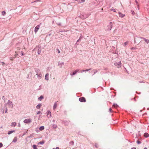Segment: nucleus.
I'll return each instance as SVG.
<instances>
[{
	"label": "nucleus",
	"instance_id": "f257e3e1",
	"mask_svg": "<svg viewBox=\"0 0 149 149\" xmlns=\"http://www.w3.org/2000/svg\"><path fill=\"white\" fill-rule=\"evenodd\" d=\"M36 72L37 73L36 75L40 78V79H41L42 76V74L41 72H40V70L38 69L37 70Z\"/></svg>",
	"mask_w": 149,
	"mask_h": 149
},
{
	"label": "nucleus",
	"instance_id": "f03ea898",
	"mask_svg": "<svg viewBox=\"0 0 149 149\" xmlns=\"http://www.w3.org/2000/svg\"><path fill=\"white\" fill-rule=\"evenodd\" d=\"M143 39L145 42L147 43L148 44L149 43V40L148 39H146L144 38H141V37H138L137 38V39L138 40H140V39Z\"/></svg>",
	"mask_w": 149,
	"mask_h": 149
},
{
	"label": "nucleus",
	"instance_id": "7ed1b4c3",
	"mask_svg": "<svg viewBox=\"0 0 149 149\" xmlns=\"http://www.w3.org/2000/svg\"><path fill=\"white\" fill-rule=\"evenodd\" d=\"M79 100L82 102H86V100L85 98L83 97H81L79 98Z\"/></svg>",
	"mask_w": 149,
	"mask_h": 149
},
{
	"label": "nucleus",
	"instance_id": "20e7f679",
	"mask_svg": "<svg viewBox=\"0 0 149 149\" xmlns=\"http://www.w3.org/2000/svg\"><path fill=\"white\" fill-rule=\"evenodd\" d=\"M31 120L30 119H26L24 120V122L26 123H31Z\"/></svg>",
	"mask_w": 149,
	"mask_h": 149
},
{
	"label": "nucleus",
	"instance_id": "39448f33",
	"mask_svg": "<svg viewBox=\"0 0 149 149\" xmlns=\"http://www.w3.org/2000/svg\"><path fill=\"white\" fill-rule=\"evenodd\" d=\"M40 27V25H38L35 27L34 31L36 33L38 31V30L39 29Z\"/></svg>",
	"mask_w": 149,
	"mask_h": 149
},
{
	"label": "nucleus",
	"instance_id": "423d86ee",
	"mask_svg": "<svg viewBox=\"0 0 149 149\" xmlns=\"http://www.w3.org/2000/svg\"><path fill=\"white\" fill-rule=\"evenodd\" d=\"M121 62L120 61L118 63H116L115 65L117 66L118 68H119L121 67Z\"/></svg>",
	"mask_w": 149,
	"mask_h": 149
},
{
	"label": "nucleus",
	"instance_id": "0eeeda50",
	"mask_svg": "<svg viewBox=\"0 0 149 149\" xmlns=\"http://www.w3.org/2000/svg\"><path fill=\"white\" fill-rule=\"evenodd\" d=\"M47 116L48 117H51V113L49 111H48L47 112Z\"/></svg>",
	"mask_w": 149,
	"mask_h": 149
},
{
	"label": "nucleus",
	"instance_id": "6e6552de",
	"mask_svg": "<svg viewBox=\"0 0 149 149\" xmlns=\"http://www.w3.org/2000/svg\"><path fill=\"white\" fill-rule=\"evenodd\" d=\"M118 13L119 17H123L125 16V15L123 14L120 12H118Z\"/></svg>",
	"mask_w": 149,
	"mask_h": 149
},
{
	"label": "nucleus",
	"instance_id": "1a4fd4ad",
	"mask_svg": "<svg viewBox=\"0 0 149 149\" xmlns=\"http://www.w3.org/2000/svg\"><path fill=\"white\" fill-rule=\"evenodd\" d=\"M79 70L78 69H77L73 72L72 74H70L72 76L74 75L77 72H78Z\"/></svg>",
	"mask_w": 149,
	"mask_h": 149
},
{
	"label": "nucleus",
	"instance_id": "9d476101",
	"mask_svg": "<svg viewBox=\"0 0 149 149\" xmlns=\"http://www.w3.org/2000/svg\"><path fill=\"white\" fill-rule=\"evenodd\" d=\"M49 74L48 73H47L46 74L45 77V79L47 80H48L49 79Z\"/></svg>",
	"mask_w": 149,
	"mask_h": 149
},
{
	"label": "nucleus",
	"instance_id": "9b49d317",
	"mask_svg": "<svg viewBox=\"0 0 149 149\" xmlns=\"http://www.w3.org/2000/svg\"><path fill=\"white\" fill-rule=\"evenodd\" d=\"M17 124V123L15 122H13L11 123L10 126L11 127H15Z\"/></svg>",
	"mask_w": 149,
	"mask_h": 149
},
{
	"label": "nucleus",
	"instance_id": "f8f14e48",
	"mask_svg": "<svg viewBox=\"0 0 149 149\" xmlns=\"http://www.w3.org/2000/svg\"><path fill=\"white\" fill-rule=\"evenodd\" d=\"M77 1L79 3L84 2L85 1V0H77Z\"/></svg>",
	"mask_w": 149,
	"mask_h": 149
},
{
	"label": "nucleus",
	"instance_id": "ddd939ff",
	"mask_svg": "<svg viewBox=\"0 0 149 149\" xmlns=\"http://www.w3.org/2000/svg\"><path fill=\"white\" fill-rule=\"evenodd\" d=\"M57 102H55L54 105V106H53V109H55L56 108V107H57Z\"/></svg>",
	"mask_w": 149,
	"mask_h": 149
},
{
	"label": "nucleus",
	"instance_id": "4468645a",
	"mask_svg": "<svg viewBox=\"0 0 149 149\" xmlns=\"http://www.w3.org/2000/svg\"><path fill=\"white\" fill-rule=\"evenodd\" d=\"M15 132V130L10 131L8 132V134H10L11 133H13Z\"/></svg>",
	"mask_w": 149,
	"mask_h": 149
},
{
	"label": "nucleus",
	"instance_id": "2eb2a0df",
	"mask_svg": "<svg viewBox=\"0 0 149 149\" xmlns=\"http://www.w3.org/2000/svg\"><path fill=\"white\" fill-rule=\"evenodd\" d=\"M17 141V138L16 137H15L13 140V142L14 143L16 142Z\"/></svg>",
	"mask_w": 149,
	"mask_h": 149
},
{
	"label": "nucleus",
	"instance_id": "dca6fc26",
	"mask_svg": "<svg viewBox=\"0 0 149 149\" xmlns=\"http://www.w3.org/2000/svg\"><path fill=\"white\" fill-rule=\"evenodd\" d=\"M144 136L146 137H147L149 136V134L148 133H145L144 134Z\"/></svg>",
	"mask_w": 149,
	"mask_h": 149
},
{
	"label": "nucleus",
	"instance_id": "f3484780",
	"mask_svg": "<svg viewBox=\"0 0 149 149\" xmlns=\"http://www.w3.org/2000/svg\"><path fill=\"white\" fill-rule=\"evenodd\" d=\"M44 129V127L43 126L40 127L39 128V130L40 131H42Z\"/></svg>",
	"mask_w": 149,
	"mask_h": 149
},
{
	"label": "nucleus",
	"instance_id": "a211bd4d",
	"mask_svg": "<svg viewBox=\"0 0 149 149\" xmlns=\"http://www.w3.org/2000/svg\"><path fill=\"white\" fill-rule=\"evenodd\" d=\"M118 107V106L116 104H114L113 105V107H114V108H117Z\"/></svg>",
	"mask_w": 149,
	"mask_h": 149
},
{
	"label": "nucleus",
	"instance_id": "6ab92c4d",
	"mask_svg": "<svg viewBox=\"0 0 149 149\" xmlns=\"http://www.w3.org/2000/svg\"><path fill=\"white\" fill-rule=\"evenodd\" d=\"M41 106V104H38L36 106V108L38 109H39Z\"/></svg>",
	"mask_w": 149,
	"mask_h": 149
},
{
	"label": "nucleus",
	"instance_id": "aec40b11",
	"mask_svg": "<svg viewBox=\"0 0 149 149\" xmlns=\"http://www.w3.org/2000/svg\"><path fill=\"white\" fill-rule=\"evenodd\" d=\"M43 97L41 95L38 98V99L40 100L41 101V100L43 99Z\"/></svg>",
	"mask_w": 149,
	"mask_h": 149
},
{
	"label": "nucleus",
	"instance_id": "412c9836",
	"mask_svg": "<svg viewBox=\"0 0 149 149\" xmlns=\"http://www.w3.org/2000/svg\"><path fill=\"white\" fill-rule=\"evenodd\" d=\"M44 143V141H42L38 143V144H43Z\"/></svg>",
	"mask_w": 149,
	"mask_h": 149
},
{
	"label": "nucleus",
	"instance_id": "4be33fe9",
	"mask_svg": "<svg viewBox=\"0 0 149 149\" xmlns=\"http://www.w3.org/2000/svg\"><path fill=\"white\" fill-rule=\"evenodd\" d=\"M33 149H38L36 147V145H33Z\"/></svg>",
	"mask_w": 149,
	"mask_h": 149
},
{
	"label": "nucleus",
	"instance_id": "5701e85b",
	"mask_svg": "<svg viewBox=\"0 0 149 149\" xmlns=\"http://www.w3.org/2000/svg\"><path fill=\"white\" fill-rule=\"evenodd\" d=\"M2 14L3 15H5L6 13L5 11H3L2 12Z\"/></svg>",
	"mask_w": 149,
	"mask_h": 149
},
{
	"label": "nucleus",
	"instance_id": "b1692460",
	"mask_svg": "<svg viewBox=\"0 0 149 149\" xmlns=\"http://www.w3.org/2000/svg\"><path fill=\"white\" fill-rule=\"evenodd\" d=\"M111 11H113L114 12H116V9H115L111 8L110 9Z\"/></svg>",
	"mask_w": 149,
	"mask_h": 149
},
{
	"label": "nucleus",
	"instance_id": "393cba45",
	"mask_svg": "<svg viewBox=\"0 0 149 149\" xmlns=\"http://www.w3.org/2000/svg\"><path fill=\"white\" fill-rule=\"evenodd\" d=\"M129 42H124V46L127 45L128 44Z\"/></svg>",
	"mask_w": 149,
	"mask_h": 149
},
{
	"label": "nucleus",
	"instance_id": "a878e982",
	"mask_svg": "<svg viewBox=\"0 0 149 149\" xmlns=\"http://www.w3.org/2000/svg\"><path fill=\"white\" fill-rule=\"evenodd\" d=\"M93 71H94V74H95L97 72V71L95 70H93Z\"/></svg>",
	"mask_w": 149,
	"mask_h": 149
},
{
	"label": "nucleus",
	"instance_id": "bb28decb",
	"mask_svg": "<svg viewBox=\"0 0 149 149\" xmlns=\"http://www.w3.org/2000/svg\"><path fill=\"white\" fill-rule=\"evenodd\" d=\"M91 70V68H90V69H86V70H85V71H88L89 70Z\"/></svg>",
	"mask_w": 149,
	"mask_h": 149
},
{
	"label": "nucleus",
	"instance_id": "cd10ccee",
	"mask_svg": "<svg viewBox=\"0 0 149 149\" xmlns=\"http://www.w3.org/2000/svg\"><path fill=\"white\" fill-rule=\"evenodd\" d=\"M137 143L138 144H140V143H141V142L140 141H138H138H137Z\"/></svg>",
	"mask_w": 149,
	"mask_h": 149
},
{
	"label": "nucleus",
	"instance_id": "c85d7f7f",
	"mask_svg": "<svg viewBox=\"0 0 149 149\" xmlns=\"http://www.w3.org/2000/svg\"><path fill=\"white\" fill-rule=\"evenodd\" d=\"M1 63L2 64V65H3V66H4V65H5V63L4 62H1Z\"/></svg>",
	"mask_w": 149,
	"mask_h": 149
},
{
	"label": "nucleus",
	"instance_id": "c756f323",
	"mask_svg": "<svg viewBox=\"0 0 149 149\" xmlns=\"http://www.w3.org/2000/svg\"><path fill=\"white\" fill-rule=\"evenodd\" d=\"M3 146V144L1 143H0V148H1Z\"/></svg>",
	"mask_w": 149,
	"mask_h": 149
},
{
	"label": "nucleus",
	"instance_id": "7c9ffc66",
	"mask_svg": "<svg viewBox=\"0 0 149 149\" xmlns=\"http://www.w3.org/2000/svg\"><path fill=\"white\" fill-rule=\"evenodd\" d=\"M23 53H24V52L22 51L21 52V54L22 55H24Z\"/></svg>",
	"mask_w": 149,
	"mask_h": 149
},
{
	"label": "nucleus",
	"instance_id": "2f4dec72",
	"mask_svg": "<svg viewBox=\"0 0 149 149\" xmlns=\"http://www.w3.org/2000/svg\"><path fill=\"white\" fill-rule=\"evenodd\" d=\"M57 50L58 51V53H60V51H59V50L58 49H57Z\"/></svg>",
	"mask_w": 149,
	"mask_h": 149
},
{
	"label": "nucleus",
	"instance_id": "473e14b6",
	"mask_svg": "<svg viewBox=\"0 0 149 149\" xmlns=\"http://www.w3.org/2000/svg\"><path fill=\"white\" fill-rule=\"evenodd\" d=\"M135 49V48L134 47H132L131 48V50H133Z\"/></svg>",
	"mask_w": 149,
	"mask_h": 149
},
{
	"label": "nucleus",
	"instance_id": "72a5a7b5",
	"mask_svg": "<svg viewBox=\"0 0 149 149\" xmlns=\"http://www.w3.org/2000/svg\"><path fill=\"white\" fill-rule=\"evenodd\" d=\"M18 55V54L17 53H16L15 55V58L17 57Z\"/></svg>",
	"mask_w": 149,
	"mask_h": 149
},
{
	"label": "nucleus",
	"instance_id": "f704fd0d",
	"mask_svg": "<svg viewBox=\"0 0 149 149\" xmlns=\"http://www.w3.org/2000/svg\"><path fill=\"white\" fill-rule=\"evenodd\" d=\"M10 60H11L12 61H13V59L12 57H10Z\"/></svg>",
	"mask_w": 149,
	"mask_h": 149
},
{
	"label": "nucleus",
	"instance_id": "c9c22d12",
	"mask_svg": "<svg viewBox=\"0 0 149 149\" xmlns=\"http://www.w3.org/2000/svg\"><path fill=\"white\" fill-rule=\"evenodd\" d=\"M38 54H39L40 53V51H39V50H38Z\"/></svg>",
	"mask_w": 149,
	"mask_h": 149
},
{
	"label": "nucleus",
	"instance_id": "e433bc0d",
	"mask_svg": "<svg viewBox=\"0 0 149 149\" xmlns=\"http://www.w3.org/2000/svg\"><path fill=\"white\" fill-rule=\"evenodd\" d=\"M109 111L110 112H112V109L111 108H110L109 109Z\"/></svg>",
	"mask_w": 149,
	"mask_h": 149
},
{
	"label": "nucleus",
	"instance_id": "4c0bfd02",
	"mask_svg": "<svg viewBox=\"0 0 149 149\" xmlns=\"http://www.w3.org/2000/svg\"><path fill=\"white\" fill-rule=\"evenodd\" d=\"M59 148L58 147H56V148H53V149H59Z\"/></svg>",
	"mask_w": 149,
	"mask_h": 149
},
{
	"label": "nucleus",
	"instance_id": "58836bf2",
	"mask_svg": "<svg viewBox=\"0 0 149 149\" xmlns=\"http://www.w3.org/2000/svg\"><path fill=\"white\" fill-rule=\"evenodd\" d=\"M41 113L40 111H39L37 113V114H39Z\"/></svg>",
	"mask_w": 149,
	"mask_h": 149
},
{
	"label": "nucleus",
	"instance_id": "ea45409f",
	"mask_svg": "<svg viewBox=\"0 0 149 149\" xmlns=\"http://www.w3.org/2000/svg\"><path fill=\"white\" fill-rule=\"evenodd\" d=\"M132 13L133 15H134L135 14V12L134 11H133L132 12Z\"/></svg>",
	"mask_w": 149,
	"mask_h": 149
},
{
	"label": "nucleus",
	"instance_id": "a19ab883",
	"mask_svg": "<svg viewBox=\"0 0 149 149\" xmlns=\"http://www.w3.org/2000/svg\"><path fill=\"white\" fill-rule=\"evenodd\" d=\"M81 72H85V70H81Z\"/></svg>",
	"mask_w": 149,
	"mask_h": 149
},
{
	"label": "nucleus",
	"instance_id": "79ce46f5",
	"mask_svg": "<svg viewBox=\"0 0 149 149\" xmlns=\"http://www.w3.org/2000/svg\"><path fill=\"white\" fill-rule=\"evenodd\" d=\"M135 2L137 4L138 3V2L136 0L135 1Z\"/></svg>",
	"mask_w": 149,
	"mask_h": 149
},
{
	"label": "nucleus",
	"instance_id": "37998d69",
	"mask_svg": "<svg viewBox=\"0 0 149 149\" xmlns=\"http://www.w3.org/2000/svg\"><path fill=\"white\" fill-rule=\"evenodd\" d=\"M131 149H136V148H132Z\"/></svg>",
	"mask_w": 149,
	"mask_h": 149
},
{
	"label": "nucleus",
	"instance_id": "c03bdc74",
	"mask_svg": "<svg viewBox=\"0 0 149 149\" xmlns=\"http://www.w3.org/2000/svg\"><path fill=\"white\" fill-rule=\"evenodd\" d=\"M110 25H111L112 24V22H110Z\"/></svg>",
	"mask_w": 149,
	"mask_h": 149
},
{
	"label": "nucleus",
	"instance_id": "a18cd8bd",
	"mask_svg": "<svg viewBox=\"0 0 149 149\" xmlns=\"http://www.w3.org/2000/svg\"><path fill=\"white\" fill-rule=\"evenodd\" d=\"M18 126L19 127H20V125L19 124L18 125Z\"/></svg>",
	"mask_w": 149,
	"mask_h": 149
},
{
	"label": "nucleus",
	"instance_id": "49530a36",
	"mask_svg": "<svg viewBox=\"0 0 149 149\" xmlns=\"http://www.w3.org/2000/svg\"><path fill=\"white\" fill-rule=\"evenodd\" d=\"M143 149H147V148H144Z\"/></svg>",
	"mask_w": 149,
	"mask_h": 149
},
{
	"label": "nucleus",
	"instance_id": "de8ad7c7",
	"mask_svg": "<svg viewBox=\"0 0 149 149\" xmlns=\"http://www.w3.org/2000/svg\"><path fill=\"white\" fill-rule=\"evenodd\" d=\"M134 42H136V41H135V40H134Z\"/></svg>",
	"mask_w": 149,
	"mask_h": 149
},
{
	"label": "nucleus",
	"instance_id": "09e8293b",
	"mask_svg": "<svg viewBox=\"0 0 149 149\" xmlns=\"http://www.w3.org/2000/svg\"><path fill=\"white\" fill-rule=\"evenodd\" d=\"M103 10V8H102V10Z\"/></svg>",
	"mask_w": 149,
	"mask_h": 149
},
{
	"label": "nucleus",
	"instance_id": "8fccbe9b",
	"mask_svg": "<svg viewBox=\"0 0 149 149\" xmlns=\"http://www.w3.org/2000/svg\"><path fill=\"white\" fill-rule=\"evenodd\" d=\"M148 46H149V45H148Z\"/></svg>",
	"mask_w": 149,
	"mask_h": 149
}]
</instances>
